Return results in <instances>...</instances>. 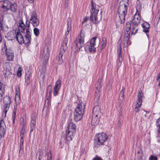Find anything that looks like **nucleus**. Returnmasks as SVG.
I'll return each mask as SVG.
<instances>
[{
	"label": "nucleus",
	"mask_w": 160,
	"mask_h": 160,
	"mask_svg": "<svg viewBox=\"0 0 160 160\" xmlns=\"http://www.w3.org/2000/svg\"><path fill=\"white\" fill-rule=\"evenodd\" d=\"M38 153H39V156H41L42 155V150L40 149H39L38 152Z\"/></svg>",
	"instance_id": "50"
},
{
	"label": "nucleus",
	"mask_w": 160,
	"mask_h": 160,
	"mask_svg": "<svg viewBox=\"0 0 160 160\" xmlns=\"http://www.w3.org/2000/svg\"><path fill=\"white\" fill-rule=\"evenodd\" d=\"M5 91L4 85L0 82V94L4 95Z\"/></svg>",
	"instance_id": "33"
},
{
	"label": "nucleus",
	"mask_w": 160,
	"mask_h": 160,
	"mask_svg": "<svg viewBox=\"0 0 160 160\" xmlns=\"http://www.w3.org/2000/svg\"><path fill=\"white\" fill-rule=\"evenodd\" d=\"M22 70V69L21 67H19L17 72V76L18 77H20L21 76Z\"/></svg>",
	"instance_id": "37"
},
{
	"label": "nucleus",
	"mask_w": 160,
	"mask_h": 160,
	"mask_svg": "<svg viewBox=\"0 0 160 160\" xmlns=\"http://www.w3.org/2000/svg\"><path fill=\"white\" fill-rule=\"evenodd\" d=\"M3 95L0 94V102L2 101V96Z\"/></svg>",
	"instance_id": "54"
},
{
	"label": "nucleus",
	"mask_w": 160,
	"mask_h": 160,
	"mask_svg": "<svg viewBox=\"0 0 160 160\" xmlns=\"http://www.w3.org/2000/svg\"><path fill=\"white\" fill-rule=\"evenodd\" d=\"M143 97V95L142 91L141 90L139 91L138 95V99L137 101V104L140 105H142V98Z\"/></svg>",
	"instance_id": "24"
},
{
	"label": "nucleus",
	"mask_w": 160,
	"mask_h": 160,
	"mask_svg": "<svg viewBox=\"0 0 160 160\" xmlns=\"http://www.w3.org/2000/svg\"><path fill=\"white\" fill-rule=\"evenodd\" d=\"M25 25L22 20L19 22V26L18 27V30L15 31V37L18 42L22 44L24 43V38L20 32H24L25 29Z\"/></svg>",
	"instance_id": "4"
},
{
	"label": "nucleus",
	"mask_w": 160,
	"mask_h": 160,
	"mask_svg": "<svg viewBox=\"0 0 160 160\" xmlns=\"http://www.w3.org/2000/svg\"><path fill=\"white\" fill-rule=\"evenodd\" d=\"M30 3H31L33 2L34 0H27Z\"/></svg>",
	"instance_id": "55"
},
{
	"label": "nucleus",
	"mask_w": 160,
	"mask_h": 160,
	"mask_svg": "<svg viewBox=\"0 0 160 160\" xmlns=\"http://www.w3.org/2000/svg\"><path fill=\"white\" fill-rule=\"evenodd\" d=\"M6 54L7 59L9 61H12L14 58V54L13 51L10 49H7L6 48Z\"/></svg>",
	"instance_id": "16"
},
{
	"label": "nucleus",
	"mask_w": 160,
	"mask_h": 160,
	"mask_svg": "<svg viewBox=\"0 0 160 160\" xmlns=\"http://www.w3.org/2000/svg\"><path fill=\"white\" fill-rule=\"evenodd\" d=\"M88 19V18L87 17H85L83 19V21L82 22V23H83V22H86Z\"/></svg>",
	"instance_id": "52"
},
{
	"label": "nucleus",
	"mask_w": 160,
	"mask_h": 160,
	"mask_svg": "<svg viewBox=\"0 0 160 160\" xmlns=\"http://www.w3.org/2000/svg\"><path fill=\"white\" fill-rule=\"evenodd\" d=\"M31 124H34L35 125L36 124V119L35 118H32L31 120Z\"/></svg>",
	"instance_id": "47"
},
{
	"label": "nucleus",
	"mask_w": 160,
	"mask_h": 160,
	"mask_svg": "<svg viewBox=\"0 0 160 160\" xmlns=\"http://www.w3.org/2000/svg\"><path fill=\"white\" fill-rule=\"evenodd\" d=\"M2 24L1 22H0V31L2 29Z\"/></svg>",
	"instance_id": "53"
},
{
	"label": "nucleus",
	"mask_w": 160,
	"mask_h": 160,
	"mask_svg": "<svg viewBox=\"0 0 160 160\" xmlns=\"http://www.w3.org/2000/svg\"><path fill=\"white\" fill-rule=\"evenodd\" d=\"M41 156H39V157H38V159L39 160H41V158L40 157Z\"/></svg>",
	"instance_id": "57"
},
{
	"label": "nucleus",
	"mask_w": 160,
	"mask_h": 160,
	"mask_svg": "<svg viewBox=\"0 0 160 160\" xmlns=\"http://www.w3.org/2000/svg\"><path fill=\"white\" fill-rule=\"evenodd\" d=\"M97 38L96 37L93 38L90 42L86 46L85 49V50L88 52H95L96 50V47H98L99 44V40L98 44H96V40Z\"/></svg>",
	"instance_id": "8"
},
{
	"label": "nucleus",
	"mask_w": 160,
	"mask_h": 160,
	"mask_svg": "<svg viewBox=\"0 0 160 160\" xmlns=\"http://www.w3.org/2000/svg\"><path fill=\"white\" fill-rule=\"evenodd\" d=\"M68 42V38H65L63 41V42L62 44V46L60 50L59 54L60 55V56L61 57H62L63 54L67 48V44Z\"/></svg>",
	"instance_id": "14"
},
{
	"label": "nucleus",
	"mask_w": 160,
	"mask_h": 160,
	"mask_svg": "<svg viewBox=\"0 0 160 160\" xmlns=\"http://www.w3.org/2000/svg\"><path fill=\"white\" fill-rule=\"evenodd\" d=\"M24 142L23 137H20V148L22 149L23 147V144Z\"/></svg>",
	"instance_id": "36"
},
{
	"label": "nucleus",
	"mask_w": 160,
	"mask_h": 160,
	"mask_svg": "<svg viewBox=\"0 0 160 160\" xmlns=\"http://www.w3.org/2000/svg\"><path fill=\"white\" fill-rule=\"evenodd\" d=\"M26 123V122L24 120V119L23 118H21L20 124L22 126V128L25 127Z\"/></svg>",
	"instance_id": "35"
},
{
	"label": "nucleus",
	"mask_w": 160,
	"mask_h": 160,
	"mask_svg": "<svg viewBox=\"0 0 160 160\" xmlns=\"http://www.w3.org/2000/svg\"><path fill=\"white\" fill-rule=\"evenodd\" d=\"M136 9L137 12L134 14L132 20L133 25L135 26H138L140 23L141 20L140 12L137 8Z\"/></svg>",
	"instance_id": "13"
},
{
	"label": "nucleus",
	"mask_w": 160,
	"mask_h": 160,
	"mask_svg": "<svg viewBox=\"0 0 160 160\" xmlns=\"http://www.w3.org/2000/svg\"><path fill=\"white\" fill-rule=\"evenodd\" d=\"M49 54H48L47 55H46V57H45V60L46 61L48 60V59L49 58Z\"/></svg>",
	"instance_id": "51"
},
{
	"label": "nucleus",
	"mask_w": 160,
	"mask_h": 160,
	"mask_svg": "<svg viewBox=\"0 0 160 160\" xmlns=\"http://www.w3.org/2000/svg\"><path fill=\"white\" fill-rule=\"evenodd\" d=\"M27 78H28L26 80V82H27V83H28V80H29V79H28L29 77H27Z\"/></svg>",
	"instance_id": "56"
},
{
	"label": "nucleus",
	"mask_w": 160,
	"mask_h": 160,
	"mask_svg": "<svg viewBox=\"0 0 160 160\" xmlns=\"http://www.w3.org/2000/svg\"><path fill=\"white\" fill-rule=\"evenodd\" d=\"M141 105H140L138 104H136V106L135 108V111L136 112H137L139 111V109L140 107L141 106Z\"/></svg>",
	"instance_id": "41"
},
{
	"label": "nucleus",
	"mask_w": 160,
	"mask_h": 160,
	"mask_svg": "<svg viewBox=\"0 0 160 160\" xmlns=\"http://www.w3.org/2000/svg\"><path fill=\"white\" fill-rule=\"evenodd\" d=\"M107 139L108 136L105 133L102 132L97 134L95 136L94 142L95 147H98L103 145Z\"/></svg>",
	"instance_id": "6"
},
{
	"label": "nucleus",
	"mask_w": 160,
	"mask_h": 160,
	"mask_svg": "<svg viewBox=\"0 0 160 160\" xmlns=\"http://www.w3.org/2000/svg\"><path fill=\"white\" fill-rule=\"evenodd\" d=\"M158 82H159V84H158V85L160 87V81H158Z\"/></svg>",
	"instance_id": "58"
},
{
	"label": "nucleus",
	"mask_w": 160,
	"mask_h": 160,
	"mask_svg": "<svg viewBox=\"0 0 160 160\" xmlns=\"http://www.w3.org/2000/svg\"><path fill=\"white\" fill-rule=\"evenodd\" d=\"M76 126L75 123L70 122L68 127V130L66 131L65 139L68 141L72 140L73 134L76 132Z\"/></svg>",
	"instance_id": "5"
},
{
	"label": "nucleus",
	"mask_w": 160,
	"mask_h": 160,
	"mask_svg": "<svg viewBox=\"0 0 160 160\" xmlns=\"http://www.w3.org/2000/svg\"><path fill=\"white\" fill-rule=\"evenodd\" d=\"M149 160H157V158L156 156L151 155L149 158Z\"/></svg>",
	"instance_id": "44"
},
{
	"label": "nucleus",
	"mask_w": 160,
	"mask_h": 160,
	"mask_svg": "<svg viewBox=\"0 0 160 160\" xmlns=\"http://www.w3.org/2000/svg\"><path fill=\"white\" fill-rule=\"evenodd\" d=\"M107 43L106 39L105 37L102 38V45L101 47V49H103L106 46Z\"/></svg>",
	"instance_id": "32"
},
{
	"label": "nucleus",
	"mask_w": 160,
	"mask_h": 160,
	"mask_svg": "<svg viewBox=\"0 0 160 160\" xmlns=\"http://www.w3.org/2000/svg\"><path fill=\"white\" fill-rule=\"evenodd\" d=\"M68 30L66 32V35H68L69 33V31L71 29V19L69 18L68 19Z\"/></svg>",
	"instance_id": "29"
},
{
	"label": "nucleus",
	"mask_w": 160,
	"mask_h": 160,
	"mask_svg": "<svg viewBox=\"0 0 160 160\" xmlns=\"http://www.w3.org/2000/svg\"><path fill=\"white\" fill-rule=\"evenodd\" d=\"M3 115H4V113L3 112Z\"/></svg>",
	"instance_id": "62"
},
{
	"label": "nucleus",
	"mask_w": 160,
	"mask_h": 160,
	"mask_svg": "<svg viewBox=\"0 0 160 160\" xmlns=\"http://www.w3.org/2000/svg\"><path fill=\"white\" fill-rule=\"evenodd\" d=\"M85 36L84 31L81 30L79 35L74 42V44L76 46L75 48L76 50H78L84 46Z\"/></svg>",
	"instance_id": "7"
},
{
	"label": "nucleus",
	"mask_w": 160,
	"mask_h": 160,
	"mask_svg": "<svg viewBox=\"0 0 160 160\" xmlns=\"http://www.w3.org/2000/svg\"><path fill=\"white\" fill-rule=\"evenodd\" d=\"M142 28H143V32L146 33L148 32V29L150 28L149 24L147 22H145L142 24Z\"/></svg>",
	"instance_id": "25"
},
{
	"label": "nucleus",
	"mask_w": 160,
	"mask_h": 160,
	"mask_svg": "<svg viewBox=\"0 0 160 160\" xmlns=\"http://www.w3.org/2000/svg\"><path fill=\"white\" fill-rule=\"evenodd\" d=\"M3 74L5 75V77L7 78L9 77L12 74L11 68L9 65H8L6 68H4L3 70Z\"/></svg>",
	"instance_id": "23"
},
{
	"label": "nucleus",
	"mask_w": 160,
	"mask_h": 160,
	"mask_svg": "<svg viewBox=\"0 0 160 160\" xmlns=\"http://www.w3.org/2000/svg\"><path fill=\"white\" fill-rule=\"evenodd\" d=\"M142 111L143 112L145 113V111L144 110H142Z\"/></svg>",
	"instance_id": "59"
},
{
	"label": "nucleus",
	"mask_w": 160,
	"mask_h": 160,
	"mask_svg": "<svg viewBox=\"0 0 160 160\" xmlns=\"http://www.w3.org/2000/svg\"><path fill=\"white\" fill-rule=\"evenodd\" d=\"M27 26L28 28L26 29V35L29 34V35H31V32H30V30L29 28V24Z\"/></svg>",
	"instance_id": "42"
},
{
	"label": "nucleus",
	"mask_w": 160,
	"mask_h": 160,
	"mask_svg": "<svg viewBox=\"0 0 160 160\" xmlns=\"http://www.w3.org/2000/svg\"><path fill=\"white\" fill-rule=\"evenodd\" d=\"M11 103V100L10 97L6 96L3 98V112L4 116H6L8 111L9 110L10 104Z\"/></svg>",
	"instance_id": "10"
},
{
	"label": "nucleus",
	"mask_w": 160,
	"mask_h": 160,
	"mask_svg": "<svg viewBox=\"0 0 160 160\" xmlns=\"http://www.w3.org/2000/svg\"><path fill=\"white\" fill-rule=\"evenodd\" d=\"M17 4L15 2H13L10 4L9 9L13 12H16L17 10Z\"/></svg>",
	"instance_id": "28"
},
{
	"label": "nucleus",
	"mask_w": 160,
	"mask_h": 160,
	"mask_svg": "<svg viewBox=\"0 0 160 160\" xmlns=\"http://www.w3.org/2000/svg\"><path fill=\"white\" fill-rule=\"evenodd\" d=\"M130 35L128 34H125L124 45L125 47H127L131 44V42L129 41Z\"/></svg>",
	"instance_id": "22"
},
{
	"label": "nucleus",
	"mask_w": 160,
	"mask_h": 160,
	"mask_svg": "<svg viewBox=\"0 0 160 160\" xmlns=\"http://www.w3.org/2000/svg\"><path fill=\"white\" fill-rule=\"evenodd\" d=\"M3 115H4V113L3 112Z\"/></svg>",
	"instance_id": "61"
},
{
	"label": "nucleus",
	"mask_w": 160,
	"mask_h": 160,
	"mask_svg": "<svg viewBox=\"0 0 160 160\" xmlns=\"http://www.w3.org/2000/svg\"><path fill=\"white\" fill-rule=\"evenodd\" d=\"M118 58L117 62L118 65H121L122 61V54L121 43L120 44L119 47L118 49Z\"/></svg>",
	"instance_id": "19"
},
{
	"label": "nucleus",
	"mask_w": 160,
	"mask_h": 160,
	"mask_svg": "<svg viewBox=\"0 0 160 160\" xmlns=\"http://www.w3.org/2000/svg\"><path fill=\"white\" fill-rule=\"evenodd\" d=\"M137 26L133 25V27L132 28L131 31V34L132 35H134L137 33L138 30V28Z\"/></svg>",
	"instance_id": "31"
},
{
	"label": "nucleus",
	"mask_w": 160,
	"mask_h": 160,
	"mask_svg": "<svg viewBox=\"0 0 160 160\" xmlns=\"http://www.w3.org/2000/svg\"><path fill=\"white\" fill-rule=\"evenodd\" d=\"M20 88L18 86H17L15 87L16 94L15 96V100L16 102L19 104L20 102Z\"/></svg>",
	"instance_id": "17"
},
{
	"label": "nucleus",
	"mask_w": 160,
	"mask_h": 160,
	"mask_svg": "<svg viewBox=\"0 0 160 160\" xmlns=\"http://www.w3.org/2000/svg\"><path fill=\"white\" fill-rule=\"evenodd\" d=\"M52 90V86L49 85L47 88L46 93V99L45 100V105L49 108L51 106V94Z\"/></svg>",
	"instance_id": "9"
},
{
	"label": "nucleus",
	"mask_w": 160,
	"mask_h": 160,
	"mask_svg": "<svg viewBox=\"0 0 160 160\" xmlns=\"http://www.w3.org/2000/svg\"><path fill=\"white\" fill-rule=\"evenodd\" d=\"M31 35H26L24 38L23 43L25 44H30L31 43Z\"/></svg>",
	"instance_id": "27"
},
{
	"label": "nucleus",
	"mask_w": 160,
	"mask_h": 160,
	"mask_svg": "<svg viewBox=\"0 0 160 160\" xmlns=\"http://www.w3.org/2000/svg\"><path fill=\"white\" fill-rule=\"evenodd\" d=\"M124 91L123 89H122L120 92V97H122V98H123L124 96Z\"/></svg>",
	"instance_id": "46"
},
{
	"label": "nucleus",
	"mask_w": 160,
	"mask_h": 160,
	"mask_svg": "<svg viewBox=\"0 0 160 160\" xmlns=\"http://www.w3.org/2000/svg\"><path fill=\"white\" fill-rule=\"evenodd\" d=\"M131 22L130 21L127 22L126 25V28L125 29V34H128L130 35L131 29Z\"/></svg>",
	"instance_id": "21"
},
{
	"label": "nucleus",
	"mask_w": 160,
	"mask_h": 160,
	"mask_svg": "<svg viewBox=\"0 0 160 160\" xmlns=\"http://www.w3.org/2000/svg\"><path fill=\"white\" fill-rule=\"evenodd\" d=\"M128 6V0H122L120 2L118 13L121 23L125 21V17L127 14Z\"/></svg>",
	"instance_id": "1"
},
{
	"label": "nucleus",
	"mask_w": 160,
	"mask_h": 160,
	"mask_svg": "<svg viewBox=\"0 0 160 160\" xmlns=\"http://www.w3.org/2000/svg\"><path fill=\"white\" fill-rule=\"evenodd\" d=\"M99 6L91 1V9H90V19L95 23H98L101 20V17L98 18L97 16L99 11Z\"/></svg>",
	"instance_id": "3"
},
{
	"label": "nucleus",
	"mask_w": 160,
	"mask_h": 160,
	"mask_svg": "<svg viewBox=\"0 0 160 160\" xmlns=\"http://www.w3.org/2000/svg\"><path fill=\"white\" fill-rule=\"evenodd\" d=\"M25 132V127H22V129L21 132V133L20 134V137H24V134Z\"/></svg>",
	"instance_id": "39"
},
{
	"label": "nucleus",
	"mask_w": 160,
	"mask_h": 160,
	"mask_svg": "<svg viewBox=\"0 0 160 160\" xmlns=\"http://www.w3.org/2000/svg\"><path fill=\"white\" fill-rule=\"evenodd\" d=\"M93 160H102L101 158L100 157H95Z\"/></svg>",
	"instance_id": "48"
},
{
	"label": "nucleus",
	"mask_w": 160,
	"mask_h": 160,
	"mask_svg": "<svg viewBox=\"0 0 160 160\" xmlns=\"http://www.w3.org/2000/svg\"><path fill=\"white\" fill-rule=\"evenodd\" d=\"M11 3L7 0L0 1V10L3 12L7 11L9 9Z\"/></svg>",
	"instance_id": "12"
},
{
	"label": "nucleus",
	"mask_w": 160,
	"mask_h": 160,
	"mask_svg": "<svg viewBox=\"0 0 160 160\" xmlns=\"http://www.w3.org/2000/svg\"><path fill=\"white\" fill-rule=\"evenodd\" d=\"M85 110V104L79 102L74 112V119L76 122L80 121L82 118Z\"/></svg>",
	"instance_id": "2"
},
{
	"label": "nucleus",
	"mask_w": 160,
	"mask_h": 160,
	"mask_svg": "<svg viewBox=\"0 0 160 160\" xmlns=\"http://www.w3.org/2000/svg\"><path fill=\"white\" fill-rule=\"evenodd\" d=\"M157 125L158 127L160 128V118H158L156 121Z\"/></svg>",
	"instance_id": "45"
},
{
	"label": "nucleus",
	"mask_w": 160,
	"mask_h": 160,
	"mask_svg": "<svg viewBox=\"0 0 160 160\" xmlns=\"http://www.w3.org/2000/svg\"><path fill=\"white\" fill-rule=\"evenodd\" d=\"M100 117L95 116L92 115V124L93 125H97L99 122V118Z\"/></svg>",
	"instance_id": "26"
},
{
	"label": "nucleus",
	"mask_w": 160,
	"mask_h": 160,
	"mask_svg": "<svg viewBox=\"0 0 160 160\" xmlns=\"http://www.w3.org/2000/svg\"><path fill=\"white\" fill-rule=\"evenodd\" d=\"M62 57H61L60 56V54L59 55L57 59L58 60L59 63L60 64H62L63 62V60L62 58Z\"/></svg>",
	"instance_id": "40"
},
{
	"label": "nucleus",
	"mask_w": 160,
	"mask_h": 160,
	"mask_svg": "<svg viewBox=\"0 0 160 160\" xmlns=\"http://www.w3.org/2000/svg\"><path fill=\"white\" fill-rule=\"evenodd\" d=\"M33 31L36 37H38L39 36L40 33L39 30V29L38 28H34L33 29Z\"/></svg>",
	"instance_id": "34"
},
{
	"label": "nucleus",
	"mask_w": 160,
	"mask_h": 160,
	"mask_svg": "<svg viewBox=\"0 0 160 160\" xmlns=\"http://www.w3.org/2000/svg\"><path fill=\"white\" fill-rule=\"evenodd\" d=\"M101 115L100 108L99 106H96L93 108L92 115L100 117Z\"/></svg>",
	"instance_id": "20"
},
{
	"label": "nucleus",
	"mask_w": 160,
	"mask_h": 160,
	"mask_svg": "<svg viewBox=\"0 0 160 160\" xmlns=\"http://www.w3.org/2000/svg\"><path fill=\"white\" fill-rule=\"evenodd\" d=\"M157 80L160 81V72L158 73L157 76Z\"/></svg>",
	"instance_id": "49"
},
{
	"label": "nucleus",
	"mask_w": 160,
	"mask_h": 160,
	"mask_svg": "<svg viewBox=\"0 0 160 160\" xmlns=\"http://www.w3.org/2000/svg\"><path fill=\"white\" fill-rule=\"evenodd\" d=\"M30 15V23L34 27H37L39 25V21L37 18L36 12L34 11H32Z\"/></svg>",
	"instance_id": "11"
},
{
	"label": "nucleus",
	"mask_w": 160,
	"mask_h": 160,
	"mask_svg": "<svg viewBox=\"0 0 160 160\" xmlns=\"http://www.w3.org/2000/svg\"><path fill=\"white\" fill-rule=\"evenodd\" d=\"M60 144H62V142H61V141H60Z\"/></svg>",
	"instance_id": "60"
},
{
	"label": "nucleus",
	"mask_w": 160,
	"mask_h": 160,
	"mask_svg": "<svg viewBox=\"0 0 160 160\" xmlns=\"http://www.w3.org/2000/svg\"><path fill=\"white\" fill-rule=\"evenodd\" d=\"M17 111V108L16 107H14V110L13 111L12 117V124H15V121L16 117V112Z\"/></svg>",
	"instance_id": "30"
},
{
	"label": "nucleus",
	"mask_w": 160,
	"mask_h": 160,
	"mask_svg": "<svg viewBox=\"0 0 160 160\" xmlns=\"http://www.w3.org/2000/svg\"><path fill=\"white\" fill-rule=\"evenodd\" d=\"M61 81L59 79L57 80L55 83L53 88V94L54 96H56L58 94V92L61 86Z\"/></svg>",
	"instance_id": "15"
},
{
	"label": "nucleus",
	"mask_w": 160,
	"mask_h": 160,
	"mask_svg": "<svg viewBox=\"0 0 160 160\" xmlns=\"http://www.w3.org/2000/svg\"><path fill=\"white\" fill-rule=\"evenodd\" d=\"M47 155V160H52V155L51 152H48L46 153Z\"/></svg>",
	"instance_id": "38"
},
{
	"label": "nucleus",
	"mask_w": 160,
	"mask_h": 160,
	"mask_svg": "<svg viewBox=\"0 0 160 160\" xmlns=\"http://www.w3.org/2000/svg\"><path fill=\"white\" fill-rule=\"evenodd\" d=\"M6 126L3 120H1L0 122V136L3 137L5 133Z\"/></svg>",
	"instance_id": "18"
},
{
	"label": "nucleus",
	"mask_w": 160,
	"mask_h": 160,
	"mask_svg": "<svg viewBox=\"0 0 160 160\" xmlns=\"http://www.w3.org/2000/svg\"><path fill=\"white\" fill-rule=\"evenodd\" d=\"M35 125L34 124H30V132H31L35 129Z\"/></svg>",
	"instance_id": "43"
}]
</instances>
